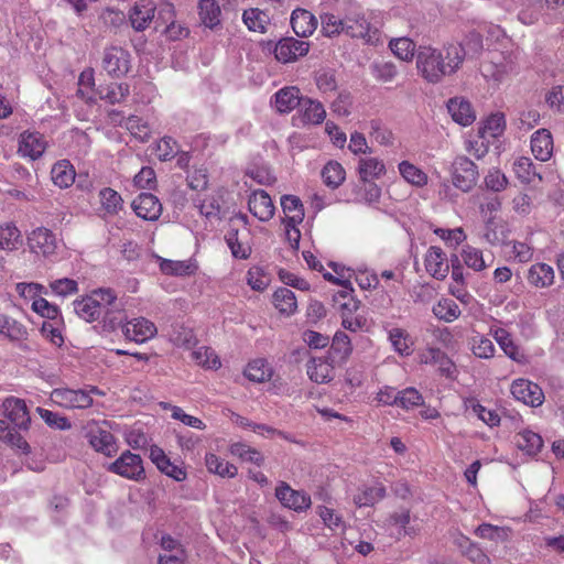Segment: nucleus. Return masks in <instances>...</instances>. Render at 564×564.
Instances as JSON below:
<instances>
[{"instance_id":"4c0bfd02","label":"nucleus","mask_w":564,"mask_h":564,"mask_svg":"<svg viewBox=\"0 0 564 564\" xmlns=\"http://www.w3.org/2000/svg\"><path fill=\"white\" fill-rule=\"evenodd\" d=\"M243 375L250 381L260 383L271 379L273 369L265 359L257 358L248 362Z\"/></svg>"},{"instance_id":"09e8293b","label":"nucleus","mask_w":564,"mask_h":564,"mask_svg":"<svg viewBox=\"0 0 564 564\" xmlns=\"http://www.w3.org/2000/svg\"><path fill=\"white\" fill-rule=\"evenodd\" d=\"M346 13L344 17L333 12H326L321 15L322 33L332 37L345 33Z\"/></svg>"},{"instance_id":"f8f14e48","label":"nucleus","mask_w":564,"mask_h":564,"mask_svg":"<svg viewBox=\"0 0 564 564\" xmlns=\"http://www.w3.org/2000/svg\"><path fill=\"white\" fill-rule=\"evenodd\" d=\"M511 393L516 400L530 406H540L544 401L542 389L527 379H517L511 384Z\"/></svg>"},{"instance_id":"c9c22d12","label":"nucleus","mask_w":564,"mask_h":564,"mask_svg":"<svg viewBox=\"0 0 564 564\" xmlns=\"http://www.w3.org/2000/svg\"><path fill=\"white\" fill-rule=\"evenodd\" d=\"M205 466L210 474L223 478H234L238 474V468L234 464L226 462L215 453H206Z\"/></svg>"},{"instance_id":"864d4df0","label":"nucleus","mask_w":564,"mask_h":564,"mask_svg":"<svg viewBox=\"0 0 564 564\" xmlns=\"http://www.w3.org/2000/svg\"><path fill=\"white\" fill-rule=\"evenodd\" d=\"M192 358L198 366L205 369L217 370L221 366L215 350L206 346H200L193 350Z\"/></svg>"},{"instance_id":"9b49d317","label":"nucleus","mask_w":564,"mask_h":564,"mask_svg":"<svg viewBox=\"0 0 564 564\" xmlns=\"http://www.w3.org/2000/svg\"><path fill=\"white\" fill-rule=\"evenodd\" d=\"M90 446L98 453L111 457L118 452L115 436L106 429L93 423L88 425L86 434Z\"/></svg>"},{"instance_id":"1a4fd4ad","label":"nucleus","mask_w":564,"mask_h":564,"mask_svg":"<svg viewBox=\"0 0 564 564\" xmlns=\"http://www.w3.org/2000/svg\"><path fill=\"white\" fill-rule=\"evenodd\" d=\"M104 69L112 77H122L131 67V55L122 47L112 46L105 51L102 58Z\"/></svg>"},{"instance_id":"de8ad7c7","label":"nucleus","mask_w":564,"mask_h":564,"mask_svg":"<svg viewBox=\"0 0 564 564\" xmlns=\"http://www.w3.org/2000/svg\"><path fill=\"white\" fill-rule=\"evenodd\" d=\"M369 135L381 147H393L395 135L381 120L373 119L369 122Z\"/></svg>"},{"instance_id":"412c9836","label":"nucleus","mask_w":564,"mask_h":564,"mask_svg":"<svg viewBox=\"0 0 564 564\" xmlns=\"http://www.w3.org/2000/svg\"><path fill=\"white\" fill-rule=\"evenodd\" d=\"M250 213L260 221H268L274 215V205L269 194L262 189L254 191L248 200Z\"/></svg>"},{"instance_id":"338daca9","label":"nucleus","mask_w":564,"mask_h":564,"mask_svg":"<svg viewBox=\"0 0 564 564\" xmlns=\"http://www.w3.org/2000/svg\"><path fill=\"white\" fill-rule=\"evenodd\" d=\"M460 256L464 263L475 271H482L487 267L482 251L473 246H465Z\"/></svg>"},{"instance_id":"20e7f679","label":"nucleus","mask_w":564,"mask_h":564,"mask_svg":"<svg viewBox=\"0 0 564 564\" xmlns=\"http://www.w3.org/2000/svg\"><path fill=\"white\" fill-rule=\"evenodd\" d=\"M372 13H365L356 6H349L346 12L345 34L361 39L370 45L381 43V34L370 21Z\"/></svg>"},{"instance_id":"13d9d810","label":"nucleus","mask_w":564,"mask_h":564,"mask_svg":"<svg viewBox=\"0 0 564 564\" xmlns=\"http://www.w3.org/2000/svg\"><path fill=\"white\" fill-rule=\"evenodd\" d=\"M513 171L518 180L524 184H530L535 178H541L529 158L522 156L517 159L513 163Z\"/></svg>"},{"instance_id":"c03bdc74","label":"nucleus","mask_w":564,"mask_h":564,"mask_svg":"<svg viewBox=\"0 0 564 564\" xmlns=\"http://www.w3.org/2000/svg\"><path fill=\"white\" fill-rule=\"evenodd\" d=\"M434 316L445 323H452L459 318L462 312L455 301L451 299H441L433 305Z\"/></svg>"},{"instance_id":"c756f323","label":"nucleus","mask_w":564,"mask_h":564,"mask_svg":"<svg viewBox=\"0 0 564 564\" xmlns=\"http://www.w3.org/2000/svg\"><path fill=\"white\" fill-rule=\"evenodd\" d=\"M531 150L536 160L547 161L553 153V138L549 130L540 129L531 137Z\"/></svg>"},{"instance_id":"bb28decb","label":"nucleus","mask_w":564,"mask_h":564,"mask_svg":"<svg viewBox=\"0 0 564 564\" xmlns=\"http://www.w3.org/2000/svg\"><path fill=\"white\" fill-rule=\"evenodd\" d=\"M398 172L402 180L413 187L422 188L429 184L427 173L409 160L398 163Z\"/></svg>"},{"instance_id":"a19ab883","label":"nucleus","mask_w":564,"mask_h":564,"mask_svg":"<svg viewBox=\"0 0 564 564\" xmlns=\"http://www.w3.org/2000/svg\"><path fill=\"white\" fill-rule=\"evenodd\" d=\"M199 18L203 24L214 29L221 23V9L216 0H200L198 4Z\"/></svg>"},{"instance_id":"ea45409f","label":"nucleus","mask_w":564,"mask_h":564,"mask_svg":"<svg viewBox=\"0 0 564 564\" xmlns=\"http://www.w3.org/2000/svg\"><path fill=\"white\" fill-rule=\"evenodd\" d=\"M242 21L248 30L252 32L265 33L270 24L268 12L258 8H250L243 11Z\"/></svg>"},{"instance_id":"58836bf2","label":"nucleus","mask_w":564,"mask_h":564,"mask_svg":"<svg viewBox=\"0 0 564 564\" xmlns=\"http://www.w3.org/2000/svg\"><path fill=\"white\" fill-rule=\"evenodd\" d=\"M274 307L283 315H293L297 310V301L293 291L286 288L278 289L272 295Z\"/></svg>"},{"instance_id":"603ef678","label":"nucleus","mask_w":564,"mask_h":564,"mask_svg":"<svg viewBox=\"0 0 564 564\" xmlns=\"http://www.w3.org/2000/svg\"><path fill=\"white\" fill-rule=\"evenodd\" d=\"M352 351L350 338L343 332H337L332 341L329 354L332 359H338L344 362Z\"/></svg>"},{"instance_id":"7c9ffc66","label":"nucleus","mask_w":564,"mask_h":564,"mask_svg":"<svg viewBox=\"0 0 564 564\" xmlns=\"http://www.w3.org/2000/svg\"><path fill=\"white\" fill-rule=\"evenodd\" d=\"M6 416L19 429H26L30 422L25 402L18 398H9L3 403Z\"/></svg>"},{"instance_id":"f704fd0d","label":"nucleus","mask_w":564,"mask_h":564,"mask_svg":"<svg viewBox=\"0 0 564 564\" xmlns=\"http://www.w3.org/2000/svg\"><path fill=\"white\" fill-rule=\"evenodd\" d=\"M554 270L546 263L532 264L528 271V282L535 288H549L554 282Z\"/></svg>"},{"instance_id":"79ce46f5","label":"nucleus","mask_w":564,"mask_h":564,"mask_svg":"<svg viewBox=\"0 0 564 564\" xmlns=\"http://www.w3.org/2000/svg\"><path fill=\"white\" fill-rule=\"evenodd\" d=\"M75 175V170L67 160L58 161L53 165L51 171L53 183L61 188H67L73 185Z\"/></svg>"},{"instance_id":"f03ea898","label":"nucleus","mask_w":564,"mask_h":564,"mask_svg":"<svg viewBox=\"0 0 564 564\" xmlns=\"http://www.w3.org/2000/svg\"><path fill=\"white\" fill-rule=\"evenodd\" d=\"M336 275L326 272L324 278L332 281L344 289L335 294L334 302L341 317V325L345 329L350 332H358L366 327L367 318L358 314L360 302L352 296V289L350 286V279L352 271L350 269L334 267Z\"/></svg>"},{"instance_id":"4d7b16f0","label":"nucleus","mask_w":564,"mask_h":564,"mask_svg":"<svg viewBox=\"0 0 564 564\" xmlns=\"http://www.w3.org/2000/svg\"><path fill=\"white\" fill-rule=\"evenodd\" d=\"M230 420L236 425H238L242 429H251L254 433H257L261 436H264V437H273L275 435H279V436L283 435L282 432L276 431L275 429H273L271 426H268L264 424L252 423L248 419H246L237 413H231Z\"/></svg>"},{"instance_id":"a18cd8bd","label":"nucleus","mask_w":564,"mask_h":564,"mask_svg":"<svg viewBox=\"0 0 564 564\" xmlns=\"http://www.w3.org/2000/svg\"><path fill=\"white\" fill-rule=\"evenodd\" d=\"M284 223L301 224L304 219L303 205L296 196L285 195L281 198Z\"/></svg>"},{"instance_id":"2f4dec72","label":"nucleus","mask_w":564,"mask_h":564,"mask_svg":"<svg viewBox=\"0 0 564 564\" xmlns=\"http://www.w3.org/2000/svg\"><path fill=\"white\" fill-rule=\"evenodd\" d=\"M23 243L21 230L13 221L0 224V251H15Z\"/></svg>"},{"instance_id":"72a5a7b5","label":"nucleus","mask_w":564,"mask_h":564,"mask_svg":"<svg viewBox=\"0 0 564 564\" xmlns=\"http://www.w3.org/2000/svg\"><path fill=\"white\" fill-rule=\"evenodd\" d=\"M506 130V118L502 112L491 113L479 127V139L491 141L503 134Z\"/></svg>"},{"instance_id":"0eeeda50","label":"nucleus","mask_w":564,"mask_h":564,"mask_svg":"<svg viewBox=\"0 0 564 564\" xmlns=\"http://www.w3.org/2000/svg\"><path fill=\"white\" fill-rule=\"evenodd\" d=\"M108 470L135 481L144 477V467L141 457L130 451L123 452L115 462L109 464Z\"/></svg>"},{"instance_id":"cd10ccee","label":"nucleus","mask_w":564,"mask_h":564,"mask_svg":"<svg viewBox=\"0 0 564 564\" xmlns=\"http://www.w3.org/2000/svg\"><path fill=\"white\" fill-rule=\"evenodd\" d=\"M291 25L296 35L307 37L316 30L317 20L310 11L295 9L291 15Z\"/></svg>"},{"instance_id":"3c124183","label":"nucleus","mask_w":564,"mask_h":564,"mask_svg":"<svg viewBox=\"0 0 564 564\" xmlns=\"http://www.w3.org/2000/svg\"><path fill=\"white\" fill-rule=\"evenodd\" d=\"M411 522V513L410 510L405 508H401L399 510L393 511L386 520V525L389 528H394L399 534H412L414 533L413 528H410L409 524Z\"/></svg>"},{"instance_id":"bf43d9fd","label":"nucleus","mask_w":564,"mask_h":564,"mask_svg":"<svg viewBox=\"0 0 564 564\" xmlns=\"http://www.w3.org/2000/svg\"><path fill=\"white\" fill-rule=\"evenodd\" d=\"M129 94V88L122 83H112L106 87H100L97 90V96L110 104L120 102Z\"/></svg>"},{"instance_id":"6e6552de","label":"nucleus","mask_w":564,"mask_h":564,"mask_svg":"<svg viewBox=\"0 0 564 564\" xmlns=\"http://www.w3.org/2000/svg\"><path fill=\"white\" fill-rule=\"evenodd\" d=\"M26 241L31 252L45 258L54 256L58 248L55 234L45 227L33 229L28 235Z\"/></svg>"},{"instance_id":"a878e982","label":"nucleus","mask_w":564,"mask_h":564,"mask_svg":"<svg viewBox=\"0 0 564 564\" xmlns=\"http://www.w3.org/2000/svg\"><path fill=\"white\" fill-rule=\"evenodd\" d=\"M306 373L315 383H328L335 377L334 365L324 358H312L306 365Z\"/></svg>"},{"instance_id":"b1692460","label":"nucleus","mask_w":564,"mask_h":564,"mask_svg":"<svg viewBox=\"0 0 564 564\" xmlns=\"http://www.w3.org/2000/svg\"><path fill=\"white\" fill-rule=\"evenodd\" d=\"M386 496V487L380 481H373L369 485H362L352 497L354 503L358 508L372 507L381 501Z\"/></svg>"},{"instance_id":"ddd939ff","label":"nucleus","mask_w":564,"mask_h":564,"mask_svg":"<svg viewBox=\"0 0 564 564\" xmlns=\"http://www.w3.org/2000/svg\"><path fill=\"white\" fill-rule=\"evenodd\" d=\"M46 145L47 142L41 133L24 131L19 137L18 154L34 161L43 155Z\"/></svg>"},{"instance_id":"49530a36","label":"nucleus","mask_w":564,"mask_h":564,"mask_svg":"<svg viewBox=\"0 0 564 564\" xmlns=\"http://www.w3.org/2000/svg\"><path fill=\"white\" fill-rule=\"evenodd\" d=\"M458 546L463 555H465L473 564H491V560L487 553L468 538L462 536L458 541Z\"/></svg>"},{"instance_id":"8fccbe9b","label":"nucleus","mask_w":564,"mask_h":564,"mask_svg":"<svg viewBox=\"0 0 564 564\" xmlns=\"http://www.w3.org/2000/svg\"><path fill=\"white\" fill-rule=\"evenodd\" d=\"M324 183L332 188H337L346 178V172L343 165L337 161H329L322 170Z\"/></svg>"},{"instance_id":"5fc2aeb1","label":"nucleus","mask_w":564,"mask_h":564,"mask_svg":"<svg viewBox=\"0 0 564 564\" xmlns=\"http://www.w3.org/2000/svg\"><path fill=\"white\" fill-rule=\"evenodd\" d=\"M77 94L87 102H94L97 99L95 89V77L91 68L84 69L78 78Z\"/></svg>"},{"instance_id":"c85d7f7f","label":"nucleus","mask_w":564,"mask_h":564,"mask_svg":"<svg viewBox=\"0 0 564 564\" xmlns=\"http://www.w3.org/2000/svg\"><path fill=\"white\" fill-rule=\"evenodd\" d=\"M326 118V110L322 102L303 98L300 105V121L303 124H321Z\"/></svg>"},{"instance_id":"f257e3e1","label":"nucleus","mask_w":564,"mask_h":564,"mask_svg":"<svg viewBox=\"0 0 564 564\" xmlns=\"http://www.w3.org/2000/svg\"><path fill=\"white\" fill-rule=\"evenodd\" d=\"M466 54L462 44H449L444 52L430 45L420 46L415 62L417 74L429 84H438L460 67Z\"/></svg>"},{"instance_id":"6ab92c4d","label":"nucleus","mask_w":564,"mask_h":564,"mask_svg":"<svg viewBox=\"0 0 564 564\" xmlns=\"http://www.w3.org/2000/svg\"><path fill=\"white\" fill-rule=\"evenodd\" d=\"M135 215L144 220L154 221L162 213V205L156 196L150 193L140 194L133 202Z\"/></svg>"},{"instance_id":"a211bd4d","label":"nucleus","mask_w":564,"mask_h":564,"mask_svg":"<svg viewBox=\"0 0 564 564\" xmlns=\"http://www.w3.org/2000/svg\"><path fill=\"white\" fill-rule=\"evenodd\" d=\"M514 444L522 454L534 457L542 451L544 441L540 433L530 427H523L516 433Z\"/></svg>"},{"instance_id":"2eb2a0df","label":"nucleus","mask_w":564,"mask_h":564,"mask_svg":"<svg viewBox=\"0 0 564 564\" xmlns=\"http://www.w3.org/2000/svg\"><path fill=\"white\" fill-rule=\"evenodd\" d=\"M275 496L284 507L296 512L307 510L312 503L311 497L306 492L294 490L284 482L275 489Z\"/></svg>"},{"instance_id":"0e129e2a","label":"nucleus","mask_w":564,"mask_h":564,"mask_svg":"<svg viewBox=\"0 0 564 564\" xmlns=\"http://www.w3.org/2000/svg\"><path fill=\"white\" fill-rule=\"evenodd\" d=\"M542 3L539 0H523V8L518 14L519 21L524 25L536 23L541 15Z\"/></svg>"},{"instance_id":"4468645a","label":"nucleus","mask_w":564,"mask_h":564,"mask_svg":"<svg viewBox=\"0 0 564 564\" xmlns=\"http://www.w3.org/2000/svg\"><path fill=\"white\" fill-rule=\"evenodd\" d=\"M122 332L127 339L142 344L153 338L158 328L153 322L144 317H137L128 321L122 326Z\"/></svg>"},{"instance_id":"6e6d98bb","label":"nucleus","mask_w":564,"mask_h":564,"mask_svg":"<svg viewBox=\"0 0 564 564\" xmlns=\"http://www.w3.org/2000/svg\"><path fill=\"white\" fill-rule=\"evenodd\" d=\"M229 452L231 455L237 456L245 462L253 463L258 466L262 465L264 460L262 454L258 449L241 442L231 444L229 446Z\"/></svg>"},{"instance_id":"774afa93","label":"nucleus","mask_w":564,"mask_h":564,"mask_svg":"<svg viewBox=\"0 0 564 564\" xmlns=\"http://www.w3.org/2000/svg\"><path fill=\"white\" fill-rule=\"evenodd\" d=\"M247 284L258 292H263L270 284V276L260 267H251L246 275Z\"/></svg>"},{"instance_id":"f3484780","label":"nucleus","mask_w":564,"mask_h":564,"mask_svg":"<svg viewBox=\"0 0 564 564\" xmlns=\"http://www.w3.org/2000/svg\"><path fill=\"white\" fill-rule=\"evenodd\" d=\"M424 265L427 273L436 280H444L449 272L447 256L436 246L430 247L426 251Z\"/></svg>"},{"instance_id":"69168bd1","label":"nucleus","mask_w":564,"mask_h":564,"mask_svg":"<svg viewBox=\"0 0 564 564\" xmlns=\"http://www.w3.org/2000/svg\"><path fill=\"white\" fill-rule=\"evenodd\" d=\"M178 152L180 149L177 142L170 137L160 139L154 147V155L160 161H170L175 158Z\"/></svg>"},{"instance_id":"680f3d73","label":"nucleus","mask_w":564,"mask_h":564,"mask_svg":"<svg viewBox=\"0 0 564 564\" xmlns=\"http://www.w3.org/2000/svg\"><path fill=\"white\" fill-rule=\"evenodd\" d=\"M480 70L486 78H490L495 82H501L505 76L512 70V65L510 63L485 61L480 65Z\"/></svg>"},{"instance_id":"dca6fc26","label":"nucleus","mask_w":564,"mask_h":564,"mask_svg":"<svg viewBox=\"0 0 564 564\" xmlns=\"http://www.w3.org/2000/svg\"><path fill=\"white\" fill-rule=\"evenodd\" d=\"M156 6L152 0L137 1L129 11V21L133 30L148 29L155 17Z\"/></svg>"},{"instance_id":"4be33fe9","label":"nucleus","mask_w":564,"mask_h":564,"mask_svg":"<svg viewBox=\"0 0 564 564\" xmlns=\"http://www.w3.org/2000/svg\"><path fill=\"white\" fill-rule=\"evenodd\" d=\"M357 172L362 182H373L387 174V165L379 156H364L358 160Z\"/></svg>"},{"instance_id":"052dcab7","label":"nucleus","mask_w":564,"mask_h":564,"mask_svg":"<svg viewBox=\"0 0 564 564\" xmlns=\"http://www.w3.org/2000/svg\"><path fill=\"white\" fill-rule=\"evenodd\" d=\"M317 513L323 523L333 532H344L346 530V522L343 517L332 508L322 506L317 508Z\"/></svg>"},{"instance_id":"473e14b6","label":"nucleus","mask_w":564,"mask_h":564,"mask_svg":"<svg viewBox=\"0 0 564 564\" xmlns=\"http://www.w3.org/2000/svg\"><path fill=\"white\" fill-rule=\"evenodd\" d=\"M490 334L503 350V352L512 360L517 362H523L525 357L519 350V347L514 344L509 332L502 327L494 326L490 329Z\"/></svg>"},{"instance_id":"393cba45","label":"nucleus","mask_w":564,"mask_h":564,"mask_svg":"<svg viewBox=\"0 0 564 564\" xmlns=\"http://www.w3.org/2000/svg\"><path fill=\"white\" fill-rule=\"evenodd\" d=\"M300 89L295 86H288L279 89L272 99L275 110L280 113H289L302 101Z\"/></svg>"},{"instance_id":"e2e57ef3","label":"nucleus","mask_w":564,"mask_h":564,"mask_svg":"<svg viewBox=\"0 0 564 564\" xmlns=\"http://www.w3.org/2000/svg\"><path fill=\"white\" fill-rule=\"evenodd\" d=\"M99 198L102 208L108 214H117L122 208L121 195L110 187H105L99 192Z\"/></svg>"},{"instance_id":"e433bc0d","label":"nucleus","mask_w":564,"mask_h":564,"mask_svg":"<svg viewBox=\"0 0 564 564\" xmlns=\"http://www.w3.org/2000/svg\"><path fill=\"white\" fill-rule=\"evenodd\" d=\"M0 335L12 341H22L26 339L28 330L20 322L0 312Z\"/></svg>"},{"instance_id":"39448f33","label":"nucleus","mask_w":564,"mask_h":564,"mask_svg":"<svg viewBox=\"0 0 564 564\" xmlns=\"http://www.w3.org/2000/svg\"><path fill=\"white\" fill-rule=\"evenodd\" d=\"M90 393H99V391L96 388L90 391L56 388L51 392L50 399L54 404L64 409H87L93 405Z\"/></svg>"},{"instance_id":"7ed1b4c3","label":"nucleus","mask_w":564,"mask_h":564,"mask_svg":"<svg viewBox=\"0 0 564 564\" xmlns=\"http://www.w3.org/2000/svg\"><path fill=\"white\" fill-rule=\"evenodd\" d=\"M117 295L109 289H99L89 295L74 301L75 313L84 321L91 323L102 317L104 328L113 330L121 324V319L115 315L112 305Z\"/></svg>"},{"instance_id":"9d476101","label":"nucleus","mask_w":564,"mask_h":564,"mask_svg":"<svg viewBox=\"0 0 564 564\" xmlns=\"http://www.w3.org/2000/svg\"><path fill=\"white\" fill-rule=\"evenodd\" d=\"M308 42L300 41L294 37H285L274 45L273 53L279 62L288 64L305 56L308 53Z\"/></svg>"},{"instance_id":"37998d69","label":"nucleus","mask_w":564,"mask_h":564,"mask_svg":"<svg viewBox=\"0 0 564 564\" xmlns=\"http://www.w3.org/2000/svg\"><path fill=\"white\" fill-rule=\"evenodd\" d=\"M389 48L397 58L406 63L412 62L414 56L416 57L417 50L415 43L405 36L391 39Z\"/></svg>"},{"instance_id":"aec40b11","label":"nucleus","mask_w":564,"mask_h":564,"mask_svg":"<svg viewBox=\"0 0 564 564\" xmlns=\"http://www.w3.org/2000/svg\"><path fill=\"white\" fill-rule=\"evenodd\" d=\"M388 341L392 350L400 357H410L414 352L415 340L410 333L401 327L387 329Z\"/></svg>"},{"instance_id":"423d86ee","label":"nucleus","mask_w":564,"mask_h":564,"mask_svg":"<svg viewBox=\"0 0 564 564\" xmlns=\"http://www.w3.org/2000/svg\"><path fill=\"white\" fill-rule=\"evenodd\" d=\"M451 176L453 185L463 191L469 192L474 188L478 181V167L467 156H457L451 167Z\"/></svg>"},{"instance_id":"5701e85b","label":"nucleus","mask_w":564,"mask_h":564,"mask_svg":"<svg viewBox=\"0 0 564 564\" xmlns=\"http://www.w3.org/2000/svg\"><path fill=\"white\" fill-rule=\"evenodd\" d=\"M447 110L452 119L463 127L470 126L476 120L471 104L464 97L451 98L447 102Z\"/></svg>"}]
</instances>
